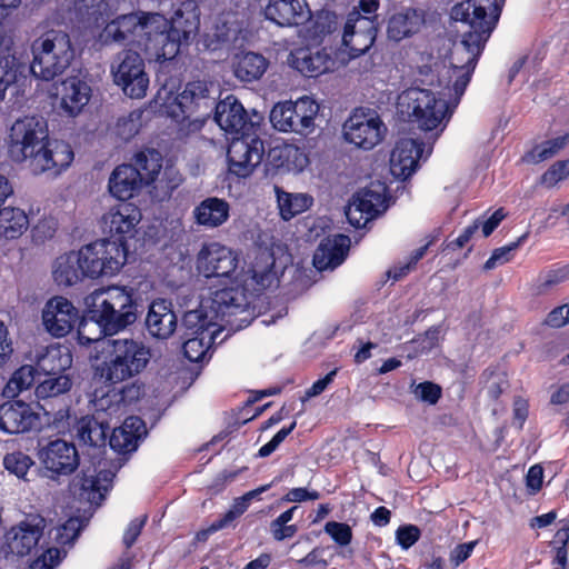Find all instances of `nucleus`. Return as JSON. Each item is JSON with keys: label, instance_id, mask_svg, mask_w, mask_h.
I'll return each mask as SVG.
<instances>
[{"label": "nucleus", "instance_id": "f257e3e1", "mask_svg": "<svg viewBox=\"0 0 569 569\" xmlns=\"http://www.w3.org/2000/svg\"><path fill=\"white\" fill-rule=\"evenodd\" d=\"M8 153L14 162H27L34 174L57 176L73 160L69 143L49 139L48 123L41 116L24 117L13 122Z\"/></svg>", "mask_w": 569, "mask_h": 569}, {"label": "nucleus", "instance_id": "f03ea898", "mask_svg": "<svg viewBox=\"0 0 569 569\" xmlns=\"http://www.w3.org/2000/svg\"><path fill=\"white\" fill-rule=\"evenodd\" d=\"M89 319L99 326L98 335L88 336L89 323L80 321L78 340L88 346L100 341L101 335L112 336L136 322L138 305L133 299V290L126 287L112 286L99 289L86 298Z\"/></svg>", "mask_w": 569, "mask_h": 569}, {"label": "nucleus", "instance_id": "7ed1b4c3", "mask_svg": "<svg viewBox=\"0 0 569 569\" xmlns=\"http://www.w3.org/2000/svg\"><path fill=\"white\" fill-rule=\"evenodd\" d=\"M103 359L93 367V376L107 387L119 385L139 376L148 367L151 349L132 338L101 341Z\"/></svg>", "mask_w": 569, "mask_h": 569}, {"label": "nucleus", "instance_id": "20e7f679", "mask_svg": "<svg viewBox=\"0 0 569 569\" xmlns=\"http://www.w3.org/2000/svg\"><path fill=\"white\" fill-rule=\"evenodd\" d=\"M31 73L43 81L61 76L74 59V49L68 32L51 29L31 43Z\"/></svg>", "mask_w": 569, "mask_h": 569}, {"label": "nucleus", "instance_id": "39448f33", "mask_svg": "<svg viewBox=\"0 0 569 569\" xmlns=\"http://www.w3.org/2000/svg\"><path fill=\"white\" fill-rule=\"evenodd\" d=\"M248 302L244 292L239 288H226L218 290L213 296L201 303L200 309L190 310L184 313L182 325L191 336L199 335L200 331H213L222 325L218 320L230 321L226 318L247 311Z\"/></svg>", "mask_w": 569, "mask_h": 569}, {"label": "nucleus", "instance_id": "423d86ee", "mask_svg": "<svg viewBox=\"0 0 569 569\" xmlns=\"http://www.w3.org/2000/svg\"><path fill=\"white\" fill-rule=\"evenodd\" d=\"M399 107L402 114H407L411 123L423 131H432L439 127L451 110L446 100L439 98L433 91L421 88H409L399 96Z\"/></svg>", "mask_w": 569, "mask_h": 569}, {"label": "nucleus", "instance_id": "0eeeda50", "mask_svg": "<svg viewBox=\"0 0 569 569\" xmlns=\"http://www.w3.org/2000/svg\"><path fill=\"white\" fill-rule=\"evenodd\" d=\"M319 110L320 104L316 100L303 96L297 101L274 104L270 112V122L278 131L307 136L316 128L315 119Z\"/></svg>", "mask_w": 569, "mask_h": 569}, {"label": "nucleus", "instance_id": "6e6552de", "mask_svg": "<svg viewBox=\"0 0 569 569\" xmlns=\"http://www.w3.org/2000/svg\"><path fill=\"white\" fill-rule=\"evenodd\" d=\"M87 278L97 279L118 273L127 261V247L121 242L101 239L83 246L80 250Z\"/></svg>", "mask_w": 569, "mask_h": 569}, {"label": "nucleus", "instance_id": "1a4fd4ad", "mask_svg": "<svg viewBox=\"0 0 569 569\" xmlns=\"http://www.w3.org/2000/svg\"><path fill=\"white\" fill-rule=\"evenodd\" d=\"M111 74L114 84L131 99L146 97L149 77L146 72L143 58L134 50L120 51L111 63Z\"/></svg>", "mask_w": 569, "mask_h": 569}, {"label": "nucleus", "instance_id": "9d476101", "mask_svg": "<svg viewBox=\"0 0 569 569\" xmlns=\"http://www.w3.org/2000/svg\"><path fill=\"white\" fill-rule=\"evenodd\" d=\"M387 127L375 112L355 110L343 124L347 142L362 150H372L385 138Z\"/></svg>", "mask_w": 569, "mask_h": 569}, {"label": "nucleus", "instance_id": "9b49d317", "mask_svg": "<svg viewBox=\"0 0 569 569\" xmlns=\"http://www.w3.org/2000/svg\"><path fill=\"white\" fill-rule=\"evenodd\" d=\"M263 154V141L256 133L233 138L227 151L229 171L237 177H249L260 164Z\"/></svg>", "mask_w": 569, "mask_h": 569}, {"label": "nucleus", "instance_id": "f8f14e48", "mask_svg": "<svg viewBox=\"0 0 569 569\" xmlns=\"http://www.w3.org/2000/svg\"><path fill=\"white\" fill-rule=\"evenodd\" d=\"M38 458L49 472L48 478L59 481L60 477L72 475L80 465L76 446L63 439H56L39 449Z\"/></svg>", "mask_w": 569, "mask_h": 569}, {"label": "nucleus", "instance_id": "ddd939ff", "mask_svg": "<svg viewBox=\"0 0 569 569\" xmlns=\"http://www.w3.org/2000/svg\"><path fill=\"white\" fill-rule=\"evenodd\" d=\"M144 36L146 52L156 61L174 59L183 46L180 38L171 31L168 19L160 13L150 17Z\"/></svg>", "mask_w": 569, "mask_h": 569}, {"label": "nucleus", "instance_id": "4468645a", "mask_svg": "<svg viewBox=\"0 0 569 569\" xmlns=\"http://www.w3.org/2000/svg\"><path fill=\"white\" fill-rule=\"evenodd\" d=\"M491 33L490 29L471 27L463 33L461 44L468 53V58L461 66H453V71L457 74L452 89L457 96L460 97L465 93ZM457 60L462 62L460 59Z\"/></svg>", "mask_w": 569, "mask_h": 569}, {"label": "nucleus", "instance_id": "2eb2a0df", "mask_svg": "<svg viewBox=\"0 0 569 569\" xmlns=\"http://www.w3.org/2000/svg\"><path fill=\"white\" fill-rule=\"evenodd\" d=\"M106 462H99L98 467H88L81 470L71 483V490L79 500L87 501L99 507L106 492L111 486L116 472L106 468Z\"/></svg>", "mask_w": 569, "mask_h": 569}, {"label": "nucleus", "instance_id": "dca6fc26", "mask_svg": "<svg viewBox=\"0 0 569 569\" xmlns=\"http://www.w3.org/2000/svg\"><path fill=\"white\" fill-rule=\"evenodd\" d=\"M46 528V519L40 515H29L17 526H13L4 536L2 547L6 556L24 557L39 546Z\"/></svg>", "mask_w": 569, "mask_h": 569}, {"label": "nucleus", "instance_id": "f3484780", "mask_svg": "<svg viewBox=\"0 0 569 569\" xmlns=\"http://www.w3.org/2000/svg\"><path fill=\"white\" fill-rule=\"evenodd\" d=\"M218 88L213 82L194 80L188 82L176 101L186 117L200 118L211 113L217 101Z\"/></svg>", "mask_w": 569, "mask_h": 569}, {"label": "nucleus", "instance_id": "a211bd4d", "mask_svg": "<svg viewBox=\"0 0 569 569\" xmlns=\"http://www.w3.org/2000/svg\"><path fill=\"white\" fill-rule=\"evenodd\" d=\"M502 10L497 0H465L452 7L451 17L471 28L496 29Z\"/></svg>", "mask_w": 569, "mask_h": 569}, {"label": "nucleus", "instance_id": "6ab92c4d", "mask_svg": "<svg viewBox=\"0 0 569 569\" xmlns=\"http://www.w3.org/2000/svg\"><path fill=\"white\" fill-rule=\"evenodd\" d=\"M141 220L140 210L132 203L122 202L101 218V228L106 234H109L111 242H121L122 247L126 246L128 238H133L136 227Z\"/></svg>", "mask_w": 569, "mask_h": 569}, {"label": "nucleus", "instance_id": "aec40b11", "mask_svg": "<svg viewBox=\"0 0 569 569\" xmlns=\"http://www.w3.org/2000/svg\"><path fill=\"white\" fill-rule=\"evenodd\" d=\"M79 319L78 309L61 296L49 299L42 309V323L46 330L57 338L67 336Z\"/></svg>", "mask_w": 569, "mask_h": 569}, {"label": "nucleus", "instance_id": "412c9836", "mask_svg": "<svg viewBox=\"0 0 569 569\" xmlns=\"http://www.w3.org/2000/svg\"><path fill=\"white\" fill-rule=\"evenodd\" d=\"M237 263L233 251L218 242L204 243L197 254V270L207 278L230 277Z\"/></svg>", "mask_w": 569, "mask_h": 569}, {"label": "nucleus", "instance_id": "4be33fe9", "mask_svg": "<svg viewBox=\"0 0 569 569\" xmlns=\"http://www.w3.org/2000/svg\"><path fill=\"white\" fill-rule=\"evenodd\" d=\"M377 37L367 36L366 33L353 31L351 40L345 38L342 33L341 47L333 50L331 53L322 48V74L333 72L340 68L346 67L351 60L359 58L367 53L373 46Z\"/></svg>", "mask_w": 569, "mask_h": 569}, {"label": "nucleus", "instance_id": "5701e85b", "mask_svg": "<svg viewBox=\"0 0 569 569\" xmlns=\"http://www.w3.org/2000/svg\"><path fill=\"white\" fill-rule=\"evenodd\" d=\"M39 415L21 400H9L0 405V430L7 435H19L36 429Z\"/></svg>", "mask_w": 569, "mask_h": 569}, {"label": "nucleus", "instance_id": "b1692460", "mask_svg": "<svg viewBox=\"0 0 569 569\" xmlns=\"http://www.w3.org/2000/svg\"><path fill=\"white\" fill-rule=\"evenodd\" d=\"M425 149L423 141L402 138L397 141L390 158L391 173L401 180L409 179L418 169Z\"/></svg>", "mask_w": 569, "mask_h": 569}, {"label": "nucleus", "instance_id": "393cba45", "mask_svg": "<svg viewBox=\"0 0 569 569\" xmlns=\"http://www.w3.org/2000/svg\"><path fill=\"white\" fill-rule=\"evenodd\" d=\"M154 13L137 11L127 14H120L113 20H111L103 28L100 33V40L104 44L110 43H122L124 42L129 36L136 33L137 30H141L146 33L150 17Z\"/></svg>", "mask_w": 569, "mask_h": 569}, {"label": "nucleus", "instance_id": "a878e982", "mask_svg": "<svg viewBox=\"0 0 569 569\" xmlns=\"http://www.w3.org/2000/svg\"><path fill=\"white\" fill-rule=\"evenodd\" d=\"M214 120L227 132L250 133L253 123L248 121V114L240 101L229 94L213 107Z\"/></svg>", "mask_w": 569, "mask_h": 569}, {"label": "nucleus", "instance_id": "bb28decb", "mask_svg": "<svg viewBox=\"0 0 569 569\" xmlns=\"http://www.w3.org/2000/svg\"><path fill=\"white\" fill-rule=\"evenodd\" d=\"M264 16L280 27H291L303 24L312 14L306 0H269Z\"/></svg>", "mask_w": 569, "mask_h": 569}, {"label": "nucleus", "instance_id": "cd10ccee", "mask_svg": "<svg viewBox=\"0 0 569 569\" xmlns=\"http://www.w3.org/2000/svg\"><path fill=\"white\" fill-rule=\"evenodd\" d=\"M178 325V317L172 309V303L164 299L151 302L146 317L148 332L158 339L171 337Z\"/></svg>", "mask_w": 569, "mask_h": 569}, {"label": "nucleus", "instance_id": "c85d7f7f", "mask_svg": "<svg viewBox=\"0 0 569 569\" xmlns=\"http://www.w3.org/2000/svg\"><path fill=\"white\" fill-rule=\"evenodd\" d=\"M426 23V13L418 8H402L392 13L387 22V37L399 42L420 31Z\"/></svg>", "mask_w": 569, "mask_h": 569}, {"label": "nucleus", "instance_id": "c756f323", "mask_svg": "<svg viewBox=\"0 0 569 569\" xmlns=\"http://www.w3.org/2000/svg\"><path fill=\"white\" fill-rule=\"evenodd\" d=\"M61 98V108L69 116L79 114L91 97V87L78 77H69L56 88Z\"/></svg>", "mask_w": 569, "mask_h": 569}, {"label": "nucleus", "instance_id": "7c9ffc66", "mask_svg": "<svg viewBox=\"0 0 569 569\" xmlns=\"http://www.w3.org/2000/svg\"><path fill=\"white\" fill-rule=\"evenodd\" d=\"M139 172L131 168V164L118 166L109 179L110 193L121 201H126L143 186Z\"/></svg>", "mask_w": 569, "mask_h": 569}, {"label": "nucleus", "instance_id": "2f4dec72", "mask_svg": "<svg viewBox=\"0 0 569 569\" xmlns=\"http://www.w3.org/2000/svg\"><path fill=\"white\" fill-rule=\"evenodd\" d=\"M230 204L217 197L202 200L193 210L196 222L206 228H217L229 219Z\"/></svg>", "mask_w": 569, "mask_h": 569}, {"label": "nucleus", "instance_id": "473e14b6", "mask_svg": "<svg viewBox=\"0 0 569 569\" xmlns=\"http://www.w3.org/2000/svg\"><path fill=\"white\" fill-rule=\"evenodd\" d=\"M53 279L59 286L70 287L84 278L80 251H71L56 259Z\"/></svg>", "mask_w": 569, "mask_h": 569}, {"label": "nucleus", "instance_id": "72a5a7b5", "mask_svg": "<svg viewBox=\"0 0 569 569\" xmlns=\"http://www.w3.org/2000/svg\"><path fill=\"white\" fill-rule=\"evenodd\" d=\"M350 248L351 239L343 233L322 239V272L341 266L348 258Z\"/></svg>", "mask_w": 569, "mask_h": 569}, {"label": "nucleus", "instance_id": "f704fd0d", "mask_svg": "<svg viewBox=\"0 0 569 569\" xmlns=\"http://www.w3.org/2000/svg\"><path fill=\"white\" fill-rule=\"evenodd\" d=\"M279 214L282 220L289 221L293 217L308 210L313 204V198L308 193H291L274 184Z\"/></svg>", "mask_w": 569, "mask_h": 569}, {"label": "nucleus", "instance_id": "c9c22d12", "mask_svg": "<svg viewBox=\"0 0 569 569\" xmlns=\"http://www.w3.org/2000/svg\"><path fill=\"white\" fill-rule=\"evenodd\" d=\"M268 68L267 59L256 52H244L236 57L233 74L242 82L259 80Z\"/></svg>", "mask_w": 569, "mask_h": 569}, {"label": "nucleus", "instance_id": "e433bc0d", "mask_svg": "<svg viewBox=\"0 0 569 569\" xmlns=\"http://www.w3.org/2000/svg\"><path fill=\"white\" fill-rule=\"evenodd\" d=\"M72 356L67 348L50 346L37 359V367L44 375L70 373Z\"/></svg>", "mask_w": 569, "mask_h": 569}, {"label": "nucleus", "instance_id": "4c0bfd02", "mask_svg": "<svg viewBox=\"0 0 569 569\" xmlns=\"http://www.w3.org/2000/svg\"><path fill=\"white\" fill-rule=\"evenodd\" d=\"M387 199V188L385 184L371 182L369 186L359 190L352 198L358 204L359 210L365 211L371 219L380 213V209Z\"/></svg>", "mask_w": 569, "mask_h": 569}, {"label": "nucleus", "instance_id": "58836bf2", "mask_svg": "<svg viewBox=\"0 0 569 569\" xmlns=\"http://www.w3.org/2000/svg\"><path fill=\"white\" fill-rule=\"evenodd\" d=\"M132 169L139 172L144 184H150L156 180L162 168V156L156 149H146L137 152L132 162L130 163Z\"/></svg>", "mask_w": 569, "mask_h": 569}, {"label": "nucleus", "instance_id": "ea45409f", "mask_svg": "<svg viewBox=\"0 0 569 569\" xmlns=\"http://www.w3.org/2000/svg\"><path fill=\"white\" fill-rule=\"evenodd\" d=\"M29 227L26 212L16 207L0 209V236L6 239H18Z\"/></svg>", "mask_w": 569, "mask_h": 569}, {"label": "nucleus", "instance_id": "a19ab883", "mask_svg": "<svg viewBox=\"0 0 569 569\" xmlns=\"http://www.w3.org/2000/svg\"><path fill=\"white\" fill-rule=\"evenodd\" d=\"M109 426L94 417H83L77 423V438L83 445L91 447H104Z\"/></svg>", "mask_w": 569, "mask_h": 569}, {"label": "nucleus", "instance_id": "79ce46f5", "mask_svg": "<svg viewBox=\"0 0 569 569\" xmlns=\"http://www.w3.org/2000/svg\"><path fill=\"white\" fill-rule=\"evenodd\" d=\"M220 333V328H216L213 331H200L199 335L188 338L182 346L186 358L192 362L202 361Z\"/></svg>", "mask_w": 569, "mask_h": 569}, {"label": "nucleus", "instance_id": "37998d69", "mask_svg": "<svg viewBox=\"0 0 569 569\" xmlns=\"http://www.w3.org/2000/svg\"><path fill=\"white\" fill-rule=\"evenodd\" d=\"M173 34L179 37L183 46H188L190 40L197 34L200 20L194 11L177 10L173 17L168 20Z\"/></svg>", "mask_w": 569, "mask_h": 569}, {"label": "nucleus", "instance_id": "c03bdc74", "mask_svg": "<svg viewBox=\"0 0 569 569\" xmlns=\"http://www.w3.org/2000/svg\"><path fill=\"white\" fill-rule=\"evenodd\" d=\"M74 14L86 27L99 26L108 18L104 0H76Z\"/></svg>", "mask_w": 569, "mask_h": 569}, {"label": "nucleus", "instance_id": "a18cd8bd", "mask_svg": "<svg viewBox=\"0 0 569 569\" xmlns=\"http://www.w3.org/2000/svg\"><path fill=\"white\" fill-rule=\"evenodd\" d=\"M289 61L305 77L317 78L320 68V48H299L291 52Z\"/></svg>", "mask_w": 569, "mask_h": 569}, {"label": "nucleus", "instance_id": "49530a36", "mask_svg": "<svg viewBox=\"0 0 569 569\" xmlns=\"http://www.w3.org/2000/svg\"><path fill=\"white\" fill-rule=\"evenodd\" d=\"M72 386V373L46 375V379L39 382L36 388V396L39 399L58 397L70 391Z\"/></svg>", "mask_w": 569, "mask_h": 569}, {"label": "nucleus", "instance_id": "de8ad7c7", "mask_svg": "<svg viewBox=\"0 0 569 569\" xmlns=\"http://www.w3.org/2000/svg\"><path fill=\"white\" fill-rule=\"evenodd\" d=\"M569 143V132L535 146L525 154V160L533 163L542 162L562 150Z\"/></svg>", "mask_w": 569, "mask_h": 569}, {"label": "nucleus", "instance_id": "09e8293b", "mask_svg": "<svg viewBox=\"0 0 569 569\" xmlns=\"http://www.w3.org/2000/svg\"><path fill=\"white\" fill-rule=\"evenodd\" d=\"M378 16L372 17H363L360 11H358L356 8L349 12L343 30H345V38L347 40H351V36L353 31L366 33L367 36H373L377 37L378 34Z\"/></svg>", "mask_w": 569, "mask_h": 569}, {"label": "nucleus", "instance_id": "8fccbe9b", "mask_svg": "<svg viewBox=\"0 0 569 569\" xmlns=\"http://www.w3.org/2000/svg\"><path fill=\"white\" fill-rule=\"evenodd\" d=\"M36 369L26 365L16 370L10 380L2 388L4 398H14L21 391L29 389L34 382Z\"/></svg>", "mask_w": 569, "mask_h": 569}, {"label": "nucleus", "instance_id": "3c124183", "mask_svg": "<svg viewBox=\"0 0 569 569\" xmlns=\"http://www.w3.org/2000/svg\"><path fill=\"white\" fill-rule=\"evenodd\" d=\"M84 526V520L80 518H70L63 525L52 528L49 531V536L60 546H71Z\"/></svg>", "mask_w": 569, "mask_h": 569}, {"label": "nucleus", "instance_id": "603ef678", "mask_svg": "<svg viewBox=\"0 0 569 569\" xmlns=\"http://www.w3.org/2000/svg\"><path fill=\"white\" fill-rule=\"evenodd\" d=\"M267 488L268 486H263L257 490L250 491L244 496L236 499L233 505L224 513V516L211 525V530H219L232 523L233 520L240 517L248 509L249 501L258 493L263 492Z\"/></svg>", "mask_w": 569, "mask_h": 569}, {"label": "nucleus", "instance_id": "864d4df0", "mask_svg": "<svg viewBox=\"0 0 569 569\" xmlns=\"http://www.w3.org/2000/svg\"><path fill=\"white\" fill-rule=\"evenodd\" d=\"M33 465L34 461L31 457L22 451L7 453L3 458V466L6 470L26 481L29 480L27 475Z\"/></svg>", "mask_w": 569, "mask_h": 569}, {"label": "nucleus", "instance_id": "5fc2aeb1", "mask_svg": "<svg viewBox=\"0 0 569 569\" xmlns=\"http://www.w3.org/2000/svg\"><path fill=\"white\" fill-rule=\"evenodd\" d=\"M297 509V507H292L289 510L282 512L277 519L271 521V532L277 541L291 538L297 532V527L295 525H287L292 519Z\"/></svg>", "mask_w": 569, "mask_h": 569}, {"label": "nucleus", "instance_id": "6e6d98bb", "mask_svg": "<svg viewBox=\"0 0 569 569\" xmlns=\"http://www.w3.org/2000/svg\"><path fill=\"white\" fill-rule=\"evenodd\" d=\"M110 448L119 453L132 452L138 447L134 436L126 431V428H114L109 438Z\"/></svg>", "mask_w": 569, "mask_h": 569}, {"label": "nucleus", "instance_id": "4d7b16f0", "mask_svg": "<svg viewBox=\"0 0 569 569\" xmlns=\"http://www.w3.org/2000/svg\"><path fill=\"white\" fill-rule=\"evenodd\" d=\"M323 530L340 547L350 545L353 538L352 529L346 522L328 521Z\"/></svg>", "mask_w": 569, "mask_h": 569}, {"label": "nucleus", "instance_id": "13d9d810", "mask_svg": "<svg viewBox=\"0 0 569 569\" xmlns=\"http://www.w3.org/2000/svg\"><path fill=\"white\" fill-rule=\"evenodd\" d=\"M17 72L14 57H0V100L4 98V92L9 86L16 82Z\"/></svg>", "mask_w": 569, "mask_h": 569}, {"label": "nucleus", "instance_id": "bf43d9fd", "mask_svg": "<svg viewBox=\"0 0 569 569\" xmlns=\"http://www.w3.org/2000/svg\"><path fill=\"white\" fill-rule=\"evenodd\" d=\"M569 177V159L559 160L552 163L541 176V184L548 188L555 187L558 182Z\"/></svg>", "mask_w": 569, "mask_h": 569}, {"label": "nucleus", "instance_id": "052dcab7", "mask_svg": "<svg viewBox=\"0 0 569 569\" xmlns=\"http://www.w3.org/2000/svg\"><path fill=\"white\" fill-rule=\"evenodd\" d=\"M413 393L420 401L433 406L441 399L442 388L432 381H423L415 387Z\"/></svg>", "mask_w": 569, "mask_h": 569}, {"label": "nucleus", "instance_id": "680f3d73", "mask_svg": "<svg viewBox=\"0 0 569 569\" xmlns=\"http://www.w3.org/2000/svg\"><path fill=\"white\" fill-rule=\"evenodd\" d=\"M267 263L263 267H259L254 264L252 267V278L256 280L257 284L262 289H267L272 286L276 281V272L272 270L273 268V259L270 254H266Z\"/></svg>", "mask_w": 569, "mask_h": 569}, {"label": "nucleus", "instance_id": "e2e57ef3", "mask_svg": "<svg viewBox=\"0 0 569 569\" xmlns=\"http://www.w3.org/2000/svg\"><path fill=\"white\" fill-rule=\"evenodd\" d=\"M521 239L522 238H520L516 242H511L507 246L495 249L492 251L491 256L489 257V259L485 262L483 269L491 270V269L496 268L498 264H503V263L509 262L512 258V251H515L518 248Z\"/></svg>", "mask_w": 569, "mask_h": 569}, {"label": "nucleus", "instance_id": "0e129e2a", "mask_svg": "<svg viewBox=\"0 0 569 569\" xmlns=\"http://www.w3.org/2000/svg\"><path fill=\"white\" fill-rule=\"evenodd\" d=\"M480 228V219H476L471 224L467 226L461 233L453 240L446 241L442 251H456L467 246Z\"/></svg>", "mask_w": 569, "mask_h": 569}, {"label": "nucleus", "instance_id": "69168bd1", "mask_svg": "<svg viewBox=\"0 0 569 569\" xmlns=\"http://www.w3.org/2000/svg\"><path fill=\"white\" fill-rule=\"evenodd\" d=\"M421 537V530L416 525H403L396 530L397 543L405 550L411 548Z\"/></svg>", "mask_w": 569, "mask_h": 569}, {"label": "nucleus", "instance_id": "338daca9", "mask_svg": "<svg viewBox=\"0 0 569 569\" xmlns=\"http://www.w3.org/2000/svg\"><path fill=\"white\" fill-rule=\"evenodd\" d=\"M569 279V263L549 270L538 286V292H545L547 289L559 284Z\"/></svg>", "mask_w": 569, "mask_h": 569}, {"label": "nucleus", "instance_id": "774afa93", "mask_svg": "<svg viewBox=\"0 0 569 569\" xmlns=\"http://www.w3.org/2000/svg\"><path fill=\"white\" fill-rule=\"evenodd\" d=\"M543 323L550 328H561L569 323V302L553 308L547 315Z\"/></svg>", "mask_w": 569, "mask_h": 569}]
</instances>
